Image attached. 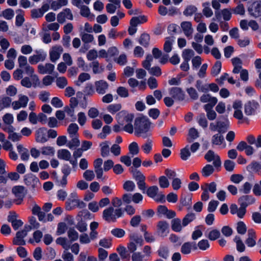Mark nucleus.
<instances>
[{"label":"nucleus","mask_w":261,"mask_h":261,"mask_svg":"<svg viewBox=\"0 0 261 261\" xmlns=\"http://www.w3.org/2000/svg\"><path fill=\"white\" fill-rule=\"evenodd\" d=\"M134 117L133 114L124 110L119 112L116 115L118 122L123 126V130L129 134H132L134 132V126L132 123Z\"/></svg>","instance_id":"1"},{"label":"nucleus","mask_w":261,"mask_h":261,"mask_svg":"<svg viewBox=\"0 0 261 261\" xmlns=\"http://www.w3.org/2000/svg\"><path fill=\"white\" fill-rule=\"evenodd\" d=\"M150 127V122L144 117H138L135 119L134 129L135 134L137 136H141L146 138L150 135L148 132Z\"/></svg>","instance_id":"2"},{"label":"nucleus","mask_w":261,"mask_h":261,"mask_svg":"<svg viewBox=\"0 0 261 261\" xmlns=\"http://www.w3.org/2000/svg\"><path fill=\"white\" fill-rule=\"evenodd\" d=\"M152 60L153 57L151 55H147L146 59L142 63L143 66L144 68L148 71L150 74L159 76L162 73L160 68L157 66L150 68Z\"/></svg>","instance_id":"3"},{"label":"nucleus","mask_w":261,"mask_h":261,"mask_svg":"<svg viewBox=\"0 0 261 261\" xmlns=\"http://www.w3.org/2000/svg\"><path fill=\"white\" fill-rule=\"evenodd\" d=\"M86 206V204L84 202L75 198V197H70L65 203V208L67 211H71L75 207L84 208Z\"/></svg>","instance_id":"4"},{"label":"nucleus","mask_w":261,"mask_h":261,"mask_svg":"<svg viewBox=\"0 0 261 261\" xmlns=\"http://www.w3.org/2000/svg\"><path fill=\"white\" fill-rule=\"evenodd\" d=\"M247 10L250 16L257 18L261 16V4L258 2H248Z\"/></svg>","instance_id":"5"},{"label":"nucleus","mask_w":261,"mask_h":261,"mask_svg":"<svg viewBox=\"0 0 261 261\" xmlns=\"http://www.w3.org/2000/svg\"><path fill=\"white\" fill-rule=\"evenodd\" d=\"M19 67L28 75L34 73V69L28 63L27 58L24 56H19L18 58Z\"/></svg>","instance_id":"6"},{"label":"nucleus","mask_w":261,"mask_h":261,"mask_svg":"<svg viewBox=\"0 0 261 261\" xmlns=\"http://www.w3.org/2000/svg\"><path fill=\"white\" fill-rule=\"evenodd\" d=\"M29 100V99L28 96L24 95L19 94L18 95V99L12 102V107L14 110L24 108L27 107Z\"/></svg>","instance_id":"7"},{"label":"nucleus","mask_w":261,"mask_h":261,"mask_svg":"<svg viewBox=\"0 0 261 261\" xmlns=\"http://www.w3.org/2000/svg\"><path fill=\"white\" fill-rule=\"evenodd\" d=\"M205 159L208 162L213 161V164L215 167H219L221 165V162L219 156L213 150H210L204 155Z\"/></svg>","instance_id":"8"},{"label":"nucleus","mask_w":261,"mask_h":261,"mask_svg":"<svg viewBox=\"0 0 261 261\" xmlns=\"http://www.w3.org/2000/svg\"><path fill=\"white\" fill-rule=\"evenodd\" d=\"M47 57L45 52L42 50L36 51V54L31 56L29 58V62L31 64H36L40 61H44Z\"/></svg>","instance_id":"9"},{"label":"nucleus","mask_w":261,"mask_h":261,"mask_svg":"<svg viewBox=\"0 0 261 261\" xmlns=\"http://www.w3.org/2000/svg\"><path fill=\"white\" fill-rule=\"evenodd\" d=\"M63 49L61 46H53L49 50V58L52 62H56L60 57Z\"/></svg>","instance_id":"10"},{"label":"nucleus","mask_w":261,"mask_h":261,"mask_svg":"<svg viewBox=\"0 0 261 261\" xmlns=\"http://www.w3.org/2000/svg\"><path fill=\"white\" fill-rule=\"evenodd\" d=\"M24 181L26 185L33 188L40 186L39 179L31 173L27 174L24 176Z\"/></svg>","instance_id":"11"},{"label":"nucleus","mask_w":261,"mask_h":261,"mask_svg":"<svg viewBox=\"0 0 261 261\" xmlns=\"http://www.w3.org/2000/svg\"><path fill=\"white\" fill-rule=\"evenodd\" d=\"M169 93L175 100L181 101L184 99V93L179 87H176L170 88Z\"/></svg>","instance_id":"12"},{"label":"nucleus","mask_w":261,"mask_h":261,"mask_svg":"<svg viewBox=\"0 0 261 261\" xmlns=\"http://www.w3.org/2000/svg\"><path fill=\"white\" fill-rule=\"evenodd\" d=\"M48 140L47 130L44 127L39 128L36 132V141L40 143H44Z\"/></svg>","instance_id":"13"},{"label":"nucleus","mask_w":261,"mask_h":261,"mask_svg":"<svg viewBox=\"0 0 261 261\" xmlns=\"http://www.w3.org/2000/svg\"><path fill=\"white\" fill-rule=\"evenodd\" d=\"M169 225L165 221H160L157 225L158 234L161 237H165L168 233Z\"/></svg>","instance_id":"14"},{"label":"nucleus","mask_w":261,"mask_h":261,"mask_svg":"<svg viewBox=\"0 0 261 261\" xmlns=\"http://www.w3.org/2000/svg\"><path fill=\"white\" fill-rule=\"evenodd\" d=\"M66 19L69 20L73 19V15L71 10L68 8L64 9L62 12L59 13L57 15V20L60 23L65 22Z\"/></svg>","instance_id":"15"},{"label":"nucleus","mask_w":261,"mask_h":261,"mask_svg":"<svg viewBox=\"0 0 261 261\" xmlns=\"http://www.w3.org/2000/svg\"><path fill=\"white\" fill-rule=\"evenodd\" d=\"M258 107L259 104L257 102L254 100L248 101L244 106L245 113L247 115H251L255 113Z\"/></svg>","instance_id":"16"},{"label":"nucleus","mask_w":261,"mask_h":261,"mask_svg":"<svg viewBox=\"0 0 261 261\" xmlns=\"http://www.w3.org/2000/svg\"><path fill=\"white\" fill-rule=\"evenodd\" d=\"M196 250V242H187L184 243L180 248V251L183 254H189L191 252V250Z\"/></svg>","instance_id":"17"},{"label":"nucleus","mask_w":261,"mask_h":261,"mask_svg":"<svg viewBox=\"0 0 261 261\" xmlns=\"http://www.w3.org/2000/svg\"><path fill=\"white\" fill-rule=\"evenodd\" d=\"M96 91L101 95L105 94L109 87L108 83L103 80H99L95 82Z\"/></svg>","instance_id":"18"},{"label":"nucleus","mask_w":261,"mask_h":261,"mask_svg":"<svg viewBox=\"0 0 261 261\" xmlns=\"http://www.w3.org/2000/svg\"><path fill=\"white\" fill-rule=\"evenodd\" d=\"M103 161L101 158H98L94 161V171L96 174L97 179H102L103 169L101 168Z\"/></svg>","instance_id":"19"},{"label":"nucleus","mask_w":261,"mask_h":261,"mask_svg":"<svg viewBox=\"0 0 261 261\" xmlns=\"http://www.w3.org/2000/svg\"><path fill=\"white\" fill-rule=\"evenodd\" d=\"M55 69V66L51 63L39 64L38 66V72L42 74H51Z\"/></svg>","instance_id":"20"},{"label":"nucleus","mask_w":261,"mask_h":261,"mask_svg":"<svg viewBox=\"0 0 261 261\" xmlns=\"http://www.w3.org/2000/svg\"><path fill=\"white\" fill-rule=\"evenodd\" d=\"M180 25L185 36L187 37H191L193 33L191 23L190 21H184Z\"/></svg>","instance_id":"21"},{"label":"nucleus","mask_w":261,"mask_h":261,"mask_svg":"<svg viewBox=\"0 0 261 261\" xmlns=\"http://www.w3.org/2000/svg\"><path fill=\"white\" fill-rule=\"evenodd\" d=\"M110 142L108 141L102 142L99 144L100 154L103 158L108 157L110 155Z\"/></svg>","instance_id":"22"},{"label":"nucleus","mask_w":261,"mask_h":261,"mask_svg":"<svg viewBox=\"0 0 261 261\" xmlns=\"http://www.w3.org/2000/svg\"><path fill=\"white\" fill-rule=\"evenodd\" d=\"M201 188L203 190V193L201 196H205L208 194V192L214 194L217 190V185L215 182H212L210 184H206L204 186H202Z\"/></svg>","instance_id":"23"},{"label":"nucleus","mask_w":261,"mask_h":261,"mask_svg":"<svg viewBox=\"0 0 261 261\" xmlns=\"http://www.w3.org/2000/svg\"><path fill=\"white\" fill-rule=\"evenodd\" d=\"M40 152L45 156L52 157L55 155V149L51 146H43L40 148Z\"/></svg>","instance_id":"24"},{"label":"nucleus","mask_w":261,"mask_h":261,"mask_svg":"<svg viewBox=\"0 0 261 261\" xmlns=\"http://www.w3.org/2000/svg\"><path fill=\"white\" fill-rule=\"evenodd\" d=\"M12 193L15 196H24L27 194V190L23 186H15L12 189Z\"/></svg>","instance_id":"25"},{"label":"nucleus","mask_w":261,"mask_h":261,"mask_svg":"<svg viewBox=\"0 0 261 261\" xmlns=\"http://www.w3.org/2000/svg\"><path fill=\"white\" fill-rule=\"evenodd\" d=\"M17 149L20 155L21 159L23 161H28L30 157L29 150L23 147L21 144L17 146Z\"/></svg>","instance_id":"26"},{"label":"nucleus","mask_w":261,"mask_h":261,"mask_svg":"<svg viewBox=\"0 0 261 261\" xmlns=\"http://www.w3.org/2000/svg\"><path fill=\"white\" fill-rule=\"evenodd\" d=\"M160 257L167 259L169 256V249L167 246H160L156 252Z\"/></svg>","instance_id":"27"},{"label":"nucleus","mask_w":261,"mask_h":261,"mask_svg":"<svg viewBox=\"0 0 261 261\" xmlns=\"http://www.w3.org/2000/svg\"><path fill=\"white\" fill-rule=\"evenodd\" d=\"M58 158L65 161H70L71 154L69 150L66 149H61L58 151Z\"/></svg>","instance_id":"28"},{"label":"nucleus","mask_w":261,"mask_h":261,"mask_svg":"<svg viewBox=\"0 0 261 261\" xmlns=\"http://www.w3.org/2000/svg\"><path fill=\"white\" fill-rule=\"evenodd\" d=\"M114 212V208L112 206H110L103 211L102 217L103 219L107 222H113V213Z\"/></svg>","instance_id":"29"},{"label":"nucleus","mask_w":261,"mask_h":261,"mask_svg":"<svg viewBox=\"0 0 261 261\" xmlns=\"http://www.w3.org/2000/svg\"><path fill=\"white\" fill-rule=\"evenodd\" d=\"M202 13L206 18H210L213 15V12L211 8L210 2H204L202 4Z\"/></svg>","instance_id":"30"},{"label":"nucleus","mask_w":261,"mask_h":261,"mask_svg":"<svg viewBox=\"0 0 261 261\" xmlns=\"http://www.w3.org/2000/svg\"><path fill=\"white\" fill-rule=\"evenodd\" d=\"M255 201V199L254 197H240L238 199V202L240 205L244 204L246 205V207L253 203Z\"/></svg>","instance_id":"31"},{"label":"nucleus","mask_w":261,"mask_h":261,"mask_svg":"<svg viewBox=\"0 0 261 261\" xmlns=\"http://www.w3.org/2000/svg\"><path fill=\"white\" fill-rule=\"evenodd\" d=\"M196 219L195 214L193 213H188L182 219V226H187L189 224L192 222Z\"/></svg>","instance_id":"32"},{"label":"nucleus","mask_w":261,"mask_h":261,"mask_svg":"<svg viewBox=\"0 0 261 261\" xmlns=\"http://www.w3.org/2000/svg\"><path fill=\"white\" fill-rule=\"evenodd\" d=\"M130 172L132 174L133 178L137 181H139L142 179H145V176L139 170L132 167L130 169Z\"/></svg>","instance_id":"33"},{"label":"nucleus","mask_w":261,"mask_h":261,"mask_svg":"<svg viewBox=\"0 0 261 261\" xmlns=\"http://www.w3.org/2000/svg\"><path fill=\"white\" fill-rule=\"evenodd\" d=\"M200 101L202 102H209L212 103L213 104H216L218 102V99L215 97L212 96L209 94H205L202 95L200 97Z\"/></svg>","instance_id":"34"},{"label":"nucleus","mask_w":261,"mask_h":261,"mask_svg":"<svg viewBox=\"0 0 261 261\" xmlns=\"http://www.w3.org/2000/svg\"><path fill=\"white\" fill-rule=\"evenodd\" d=\"M181 220L179 218L173 219L171 221V228L175 232H180L182 229Z\"/></svg>","instance_id":"35"},{"label":"nucleus","mask_w":261,"mask_h":261,"mask_svg":"<svg viewBox=\"0 0 261 261\" xmlns=\"http://www.w3.org/2000/svg\"><path fill=\"white\" fill-rule=\"evenodd\" d=\"M12 103V99L8 96L0 98V111L9 107Z\"/></svg>","instance_id":"36"},{"label":"nucleus","mask_w":261,"mask_h":261,"mask_svg":"<svg viewBox=\"0 0 261 261\" xmlns=\"http://www.w3.org/2000/svg\"><path fill=\"white\" fill-rule=\"evenodd\" d=\"M80 9L81 10L80 14L82 16L87 17L89 19H93L94 15L91 14L90 9L87 6L83 5Z\"/></svg>","instance_id":"37"},{"label":"nucleus","mask_w":261,"mask_h":261,"mask_svg":"<svg viewBox=\"0 0 261 261\" xmlns=\"http://www.w3.org/2000/svg\"><path fill=\"white\" fill-rule=\"evenodd\" d=\"M174 42L173 37H167L166 38L165 42L164 45V50L166 53H170L172 48V44Z\"/></svg>","instance_id":"38"},{"label":"nucleus","mask_w":261,"mask_h":261,"mask_svg":"<svg viewBox=\"0 0 261 261\" xmlns=\"http://www.w3.org/2000/svg\"><path fill=\"white\" fill-rule=\"evenodd\" d=\"M198 137L199 133L198 130L194 127L191 128L189 130L187 141L189 142H192Z\"/></svg>","instance_id":"39"},{"label":"nucleus","mask_w":261,"mask_h":261,"mask_svg":"<svg viewBox=\"0 0 261 261\" xmlns=\"http://www.w3.org/2000/svg\"><path fill=\"white\" fill-rule=\"evenodd\" d=\"M149 41L150 36L146 33L142 34L138 39L139 43L145 47L149 45Z\"/></svg>","instance_id":"40"},{"label":"nucleus","mask_w":261,"mask_h":261,"mask_svg":"<svg viewBox=\"0 0 261 261\" xmlns=\"http://www.w3.org/2000/svg\"><path fill=\"white\" fill-rule=\"evenodd\" d=\"M79 126L76 123H71L67 129V132L70 137L77 136Z\"/></svg>","instance_id":"41"},{"label":"nucleus","mask_w":261,"mask_h":261,"mask_svg":"<svg viewBox=\"0 0 261 261\" xmlns=\"http://www.w3.org/2000/svg\"><path fill=\"white\" fill-rule=\"evenodd\" d=\"M71 140L67 142L66 146L69 149H72L79 146L80 144V141L78 139L77 136L70 137Z\"/></svg>","instance_id":"42"},{"label":"nucleus","mask_w":261,"mask_h":261,"mask_svg":"<svg viewBox=\"0 0 261 261\" xmlns=\"http://www.w3.org/2000/svg\"><path fill=\"white\" fill-rule=\"evenodd\" d=\"M196 250L199 248L201 250H206L210 247L209 242L206 239H202L198 242L197 244L196 243Z\"/></svg>","instance_id":"43"},{"label":"nucleus","mask_w":261,"mask_h":261,"mask_svg":"<svg viewBox=\"0 0 261 261\" xmlns=\"http://www.w3.org/2000/svg\"><path fill=\"white\" fill-rule=\"evenodd\" d=\"M68 0H57L52 2L51 4V8L54 10H57L63 6L67 5Z\"/></svg>","instance_id":"44"},{"label":"nucleus","mask_w":261,"mask_h":261,"mask_svg":"<svg viewBox=\"0 0 261 261\" xmlns=\"http://www.w3.org/2000/svg\"><path fill=\"white\" fill-rule=\"evenodd\" d=\"M224 141L223 136L220 133L214 135L212 138V143L215 145H220Z\"/></svg>","instance_id":"45"},{"label":"nucleus","mask_w":261,"mask_h":261,"mask_svg":"<svg viewBox=\"0 0 261 261\" xmlns=\"http://www.w3.org/2000/svg\"><path fill=\"white\" fill-rule=\"evenodd\" d=\"M252 188L253 187L251 184L246 181L240 187L239 191L242 194H248L250 193Z\"/></svg>","instance_id":"46"},{"label":"nucleus","mask_w":261,"mask_h":261,"mask_svg":"<svg viewBox=\"0 0 261 261\" xmlns=\"http://www.w3.org/2000/svg\"><path fill=\"white\" fill-rule=\"evenodd\" d=\"M196 120L198 124L202 128H205L207 127L208 123L204 114L202 113L199 114L197 116Z\"/></svg>","instance_id":"47"},{"label":"nucleus","mask_w":261,"mask_h":261,"mask_svg":"<svg viewBox=\"0 0 261 261\" xmlns=\"http://www.w3.org/2000/svg\"><path fill=\"white\" fill-rule=\"evenodd\" d=\"M222 68L221 62L220 61H217L213 66L211 70V74L213 76H217L220 72Z\"/></svg>","instance_id":"48"},{"label":"nucleus","mask_w":261,"mask_h":261,"mask_svg":"<svg viewBox=\"0 0 261 261\" xmlns=\"http://www.w3.org/2000/svg\"><path fill=\"white\" fill-rule=\"evenodd\" d=\"M159 189L156 186H153L149 187L145 191V194L148 196H156L159 194V196H164L162 194H159Z\"/></svg>","instance_id":"49"},{"label":"nucleus","mask_w":261,"mask_h":261,"mask_svg":"<svg viewBox=\"0 0 261 261\" xmlns=\"http://www.w3.org/2000/svg\"><path fill=\"white\" fill-rule=\"evenodd\" d=\"M152 141L151 140L148 139L146 142L142 145L141 148L145 153L148 154L152 150Z\"/></svg>","instance_id":"50"},{"label":"nucleus","mask_w":261,"mask_h":261,"mask_svg":"<svg viewBox=\"0 0 261 261\" xmlns=\"http://www.w3.org/2000/svg\"><path fill=\"white\" fill-rule=\"evenodd\" d=\"M67 234L70 243L75 241L78 239L79 233L75 230L74 228H70L67 232Z\"/></svg>","instance_id":"51"},{"label":"nucleus","mask_w":261,"mask_h":261,"mask_svg":"<svg viewBox=\"0 0 261 261\" xmlns=\"http://www.w3.org/2000/svg\"><path fill=\"white\" fill-rule=\"evenodd\" d=\"M194 55V51L191 49H185L182 52V58L184 60L190 61Z\"/></svg>","instance_id":"52"},{"label":"nucleus","mask_w":261,"mask_h":261,"mask_svg":"<svg viewBox=\"0 0 261 261\" xmlns=\"http://www.w3.org/2000/svg\"><path fill=\"white\" fill-rule=\"evenodd\" d=\"M117 251L120 255L122 259H127L128 260L130 258V255L127 253L126 248L123 246H119L117 248Z\"/></svg>","instance_id":"53"},{"label":"nucleus","mask_w":261,"mask_h":261,"mask_svg":"<svg viewBox=\"0 0 261 261\" xmlns=\"http://www.w3.org/2000/svg\"><path fill=\"white\" fill-rule=\"evenodd\" d=\"M146 20L145 16L134 17L131 19L130 24L131 25H136L137 27L139 24L146 22Z\"/></svg>","instance_id":"54"},{"label":"nucleus","mask_w":261,"mask_h":261,"mask_svg":"<svg viewBox=\"0 0 261 261\" xmlns=\"http://www.w3.org/2000/svg\"><path fill=\"white\" fill-rule=\"evenodd\" d=\"M90 74L88 73H82L79 75L78 80L75 82V84L80 86L82 83L90 80Z\"/></svg>","instance_id":"55"},{"label":"nucleus","mask_w":261,"mask_h":261,"mask_svg":"<svg viewBox=\"0 0 261 261\" xmlns=\"http://www.w3.org/2000/svg\"><path fill=\"white\" fill-rule=\"evenodd\" d=\"M214 171L213 167L210 164H207L202 168L201 173L203 176L208 177L213 173Z\"/></svg>","instance_id":"56"},{"label":"nucleus","mask_w":261,"mask_h":261,"mask_svg":"<svg viewBox=\"0 0 261 261\" xmlns=\"http://www.w3.org/2000/svg\"><path fill=\"white\" fill-rule=\"evenodd\" d=\"M57 86L61 89L64 88L68 84L67 79L64 76L57 77L56 80Z\"/></svg>","instance_id":"57"},{"label":"nucleus","mask_w":261,"mask_h":261,"mask_svg":"<svg viewBox=\"0 0 261 261\" xmlns=\"http://www.w3.org/2000/svg\"><path fill=\"white\" fill-rule=\"evenodd\" d=\"M121 109V105L120 103L111 104L107 107L108 111L112 114L118 112Z\"/></svg>","instance_id":"58"},{"label":"nucleus","mask_w":261,"mask_h":261,"mask_svg":"<svg viewBox=\"0 0 261 261\" xmlns=\"http://www.w3.org/2000/svg\"><path fill=\"white\" fill-rule=\"evenodd\" d=\"M180 154L181 159L184 161H186L189 159L191 155V153L188 145L181 149Z\"/></svg>","instance_id":"59"},{"label":"nucleus","mask_w":261,"mask_h":261,"mask_svg":"<svg viewBox=\"0 0 261 261\" xmlns=\"http://www.w3.org/2000/svg\"><path fill=\"white\" fill-rule=\"evenodd\" d=\"M123 188L127 192H132L135 189L136 185L133 181L127 180L123 184Z\"/></svg>","instance_id":"60"},{"label":"nucleus","mask_w":261,"mask_h":261,"mask_svg":"<svg viewBox=\"0 0 261 261\" xmlns=\"http://www.w3.org/2000/svg\"><path fill=\"white\" fill-rule=\"evenodd\" d=\"M81 39L83 42H84L85 43H89L92 42L94 39V36L93 35L86 33H83L81 35Z\"/></svg>","instance_id":"61"},{"label":"nucleus","mask_w":261,"mask_h":261,"mask_svg":"<svg viewBox=\"0 0 261 261\" xmlns=\"http://www.w3.org/2000/svg\"><path fill=\"white\" fill-rule=\"evenodd\" d=\"M129 151L133 155L137 154L139 153V148L137 142L131 143L128 146Z\"/></svg>","instance_id":"62"},{"label":"nucleus","mask_w":261,"mask_h":261,"mask_svg":"<svg viewBox=\"0 0 261 261\" xmlns=\"http://www.w3.org/2000/svg\"><path fill=\"white\" fill-rule=\"evenodd\" d=\"M111 234L118 238L123 237L125 234V231L122 228H115L111 231Z\"/></svg>","instance_id":"63"},{"label":"nucleus","mask_w":261,"mask_h":261,"mask_svg":"<svg viewBox=\"0 0 261 261\" xmlns=\"http://www.w3.org/2000/svg\"><path fill=\"white\" fill-rule=\"evenodd\" d=\"M2 15L6 19L11 20L14 16V12L12 9L8 8L2 12Z\"/></svg>","instance_id":"64"}]
</instances>
